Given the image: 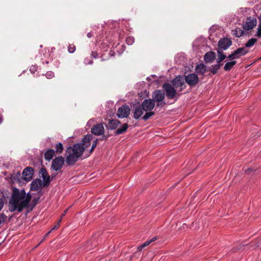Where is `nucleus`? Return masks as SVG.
Here are the masks:
<instances>
[{
    "mask_svg": "<svg viewBox=\"0 0 261 261\" xmlns=\"http://www.w3.org/2000/svg\"><path fill=\"white\" fill-rule=\"evenodd\" d=\"M24 196L23 191L19 192V189L14 188L8 203L9 211L11 212H16L19 213L24 208L28 210L29 206L27 204V201L24 199Z\"/></svg>",
    "mask_w": 261,
    "mask_h": 261,
    "instance_id": "obj_1",
    "label": "nucleus"
},
{
    "mask_svg": "<svg viewBox=\"0 0 261 261\" xmlns=\"http://www.w3.org/2000/svg\"><path fill=\"white\" fill-rule=\"evenodd\" d=\"M84 151V147L78 143L67 148L66 161L68 165H73Z\"/></svg>",
    "mask_w": 261,
    "mask_h": 261,
    "instance_id": "obj_2",
    "label": "nucleus"
},
{
    "mask_svg": "<svg viewBox=\"0 0 261 261\" xmlns=\"http://www.w3.org/2000/svg\"><path fill=\"white\" fill-rule=\"evenodd\" d=\"M152 99L153 102H157L156 107H161L166 105V102L164 101L165 97V92L162 90H156L152 92Z\"/></svg>",
    "mask_w": 261,
    "mask_h": 261,
    "instance_id": "obj_3",
    "label": "nucleus"
},
{
    "mask_svg": "<svg viewBox=\"0 0 261 261\" xmlns=\"http://www.w3.org/2000/svg\"><path fill=\"white\" fill-rule=\"evenodd\" d=\"M163 88L165 95L166 94L168 99H172L176 97L177 91L173 85H171L169 83H164L163 85Z\"/></svg>",
    "mask_w": 261,
    "mask_h": 261,
    "instance_id": "obj_4",
    "label": "nucleus"
},
{
    "mask_svg": "<svg viewBox=\"0 0 261 261\" xmlns=\"http://www.w3.org/2000/svg\"><path fill=\"white\" fill-rule=\"evenodd\" d=\"M232 42L231 39L227 37H223L221 38L218 43V49L217 50H226L228 49L231 45Z\"/></svg>",
    "mask_w": 261,
    "mask_h": 261,
    "instance_id": "obj_5",
    "label": "nucleus"
},
{
    "mask_svg": "<svg viewBox=\"0 0 261 261\" xmlns=\"http://www.w3.org/2000/svg\"><path fill=\"white\" fill-rule=\"evenodd\" d=\"M64 162V158L62 156H59L53 160L51 167L55 171L60 170L62 168Z\"/></svg>",
    "mask_w": 261,
    "mask_h": 261,
    "instance_id": "obj_6",
    "label": "nucleus"
},
{
    "mask_svg": "<svg viewBox=\"0 0 261 261\" xmlns=\"http://www.w3.org/2000/svg\"><path fill=\"white\" fill-rule=\"evenodd\" d=\"M257 24L256 18H252L251 17H247L245 21H243V28L245 30L249 31L253 29Z\"/></svg>",
    "mask_w": 261,
    "mask_h": 261,
    "instance_id": "obj_7",
    "label": "nucleus"
},
{
    "mask_svg": "<svg viewBox=\"0 0 261 261\" xmlns=\"http://www.w3.org/2000/svg\"><path fill=\"white\" fill-rule=\"evenodd\" d=\"M130 112V109L127 105H124L120 107L117 111V115L119 118H127Z\"/></svg>",
    "mask_w": 261,
    "mask_h": 261,
    "instance_id": "obj_8",
    "label": "nucleus"
},
{
    "mask_svg": "<svg viewBox=\"0 0 261 261\" xmlns=\"http://www.w3.org/2000/svg\"><path fill=\"white\" fill-rule=\"evenodd\" d=\"M143 108L140 102H138L133 106V115L135 119H139L143 114Z\"/></svg>",
    "mask_w": 261,
    "mask_h": 261,
    "instance_id": "obj_9",
    "label": "nucleus"
},
{
    "mask_svg": "<svg viewBox=\"0 0 261 261\" xmlns=\"http://www.w3.org/2000/svg\"><path fill=\"white\" fill-rule=\"evenodd\" d=\"M91 132L95 136H101L105 132V128L102 123H97L91 128Z\"/></svg>",
    "mask_w": 261,
    "mask_h": 261,
    "instance_id": "obj_10",
    "label": "nucleus"
},
{
    "mask_svg": "<svg viewBox=\"0 0 261 261\" xmlns=\"http://www.w3.org/2000/svg\"><path fill=\"white\" fill-rule=\"evenodd\" d=\"M141 105L145 112L151 111L155 106V103L150 98L145 99Z\"/></svg>",
    "mask_w": 261,
    "mask_h": 261,
    "instance_id": "obj_11",
    "label": "nucleus"
},
{
    "mask_svg": "<svg viewBox=\"0 0 261 261\" xmlns=\"http://www.w3.org/2000/svg\"><path fill=\"white\" fill-rule=\"evenodd\" d=\"M34 169L32 167H27L22 172V176L24 180L27 181H30L33 177Z\"/></svg>",
    "mask_w": 261,
    "mask_h": 261,
    "instance_id": "obj_12",
    "label": "nucleus"
},
{
    "mask_svg": "<svg viewBox=\"0 0 261 261\" xmlns=\"http://www.w3.org/2000/svg\"><path fill=\"white\" fill-rule=\"evenodd\" d=\"M43 182L40 178H36L33 180L31 184V190L37 191L41 189L43 187Z\"/></svg>",
    "mask_w": 261,
    "mask_h": 261,
    "instance_id": "obj_13",
    "label": "nucleus"
},
{
    "mask_svg": "<svg viewBox=\"0 0 261 261\" xmlns=\"http://www.w3.org/2000/svg\"><path fill=\"white\" fill-rule=\"evenodd\" d=\"M120 124L121 122L120 121L117 119H111L109 120L108 124L106 125V126L108 129L114 130L116 129Z\"/></svg>",
    "mask_w": 261,
    "mask_h": 261,
    "instance_id": "obj_14",
    "label": "nucleus"
},
{
    "mask_svg": "<svg viewBox=\"0 0 261 261\" xmlns=\"http://www.w3.org/2000/svg\"><path fill=\"white\" fill-rule=\"evenodd\" d=\"M216 53L212 51L207 52L204 56V60L206 63H212L216 59Z\"/></svg>",
    "mask_w": 261,
    "mask_h": 261,
    "instance_id": "obj_15",
    "label": "nucleus"
},
{
    "mask_svg": "<svg viewBox=\"0 0 261 261\" xmlns=\"http://www.w3.org/2000/svg\"><path fill=\"white\" fill-rule=\"evenodd\" d=\"M92 139V136L91 135H86L82 140V143H79L81 144L82 146L84 147V150L85 149L90 146V141Z\"/></svg>",
    "mask_w": 261,
    "mask_h": 261,
    "instance_id": "obj_16",
    "label": "nucleus"
},
{
    "mask_svg": "<svg viewBox=\"0 0 261 261\" xmlns=\"http://www.w3.org/2000/svg\"><path fill=\"white\" fill-rule=\"evenodd\" d=\"M237 59L241 57L246 55L249 53L248 49L245 47H239L234 51Z\"/></svg>",
    "mask_w": 261,
    "mask_h": 261,
    "instance_id": "obj_17",
    "label": "nucleus"
},
{
    "mask_svg": "<svg viewBox=\"0 0 261 261\" xmlns=\"http://www.w3.org/2000/svg\"><path fill=\"white\" fill-rule=\"evenodd\" d=\"M207 70V67L203 63L198 64L195 67L196 73L199 75H203Z\"/></svg>",
    "mask_w": 261,
    "mask_h": 261,
    "instance_id": "obj_18",
    "label": "nucleus"
},
{
    "mask_svg": "<svg viewBox=\"0 0 261 261\" xmlns=\"http://www.w3.org/2000/svg\"><path fill=\"white\" fill-rule=\"evenodd\" d=\"M218 58L217 59V64H219L220 66H222L223 63L222 62L226 58V55L221 50H217Z\"/></svg>",
    "mask_w": 261,
    "mask_h": 261,
    "instance_id": "obj_19",
    "label": "nucleus"
},
{
    "mask_svg": "<svg viewBox=\"0 0 261 261\" xmlns=\"http://www.w3.org/2000/svg\"><path fill=\"white\" fill-rule=\"evenodd\" d=\"M185 82H198V77L197 74L190 73L185 76Z\"/></svg>",
    "mask_w": 261,
    "mask_h": 261,
    "instance_id": "obj_20",
    "label": "nucleus"
},
{
    "mask_svg": "<svg viewBox=\"0 0 261 261\" xmlns=\"http://www.w3.org/2000/svg\"><path fill=\"white\" fill-rule=\"evenodd\" d=\"M55 151L53 149L47 150L44 153V159L48 161H49L54 156Z\"/></svg>",
    "mask_w": 261,
    "mask_h": 261,
    "instance_id": "obj_21",
    "label": "nucleus"
},
{
    "mask_svg": "<svg viewBox=\"0 0 261 261\" xmlns=\"http://www.w3.org/2000/svg\"><path fill=\"white\" fill-rule=\"evenodd\" d=\"M128 127L127 123L123 124L120 128H118L115 132V135H119L125 133Z\"/></svg>",
    "mask_w": 261,
    "mask_h": 261,
    "instance_id": "obj_22",
    "label": "nucleus"
},
{
    "mask_svg": "<svg viewBox=\"0 0 261 261\" xmlns=\"http://www.w3.org/2000/svg\"><path fill=\"white\" fill-rule=\"evenodd\" d=\"M236 64V61H231L230 62H227L224 66V71H230L233 68V66L235 65Z\"/></svg>",
    "mask_w": 261,
    "mask_h": 261,
    "instance_id": "obj_23",
    "label": "nucleus"
},
{
    "mask_svg": "<svg viewBox=\"0 0 261 261\" xmlns=\"http://www.w3.org/2000/svg\"><path fill=\"white\" fill-rule=\"evenodd\" d=\"M232 34L237 38H240L245 34L244 31L239 28H236L234 30H232Z\"/></svg>",
    "mask_w": 261,
    "mask_h": 261,
    "instance_id": "obj_24",
    "label": "nucleus"
},
{
    "mask_svg": "<svg viewBox=\"0 0 261 261\" xmlns=\"http://www.w3.org/2000/svg\"><path fill=\"white\" fill-rule=\"evenodd\" d=\"M186 83H172L173 86L176 89L177 92H181L186 87Z\"/></svg>",
    "mask_w": 261,
    "mask_h": 261,
    "instance_id": "obj_25",
    "label": "nucleus"
},
{
    "mask_svg": "<svg viewBox=\"0 0 261 261\" xmlns=\"http://www.w3.org/2000/svg\"><path fill=\"white\" fill-rule=\"evenodd\" d=\"M39 199L40 197H38L37 198H35L33 199L31 204L29 203V206L28 207V210L27 212H30L33 210V209L37 204Z\"/></svg>",
    "mask_w": 261,
    "mask_h": 261,
    "instance_id": "obj_26",
    "label": "nucleus"
},
{
    "mask_svg": "<svg viewBox=\"0 0 261 261\" xmlns=\"http://www.w3.org/2000/svg\"><path fill=\"white\" fill-rule=\"evenodd\" d=\"M221 67V66H220L219 64H217L212 65L210 68L209 71H211L213 74H216L218 71L220 69Z\"/></svg>",
    "mask_w": 261,
    "mask_h": 261,
    "instance_id": "obj_27",
    "label": "nucleus"
},
{
    "mask_svg": "<svg viewBox=\"0 0 261 261\" xmlns=\"http://www.w3.org/2000/svg\"><path fill=\"white\" fill-rule=\"evenodd\" d=\"M22 191H23V193H24V195H25L24 199V200L27 201V204H28V206H29V203L30 202V201H31L32 197V195L29 192L28 193H26V192L24 189H22L21 190H19V192H22Z\"/></svg>",
    "mask_w": 261,
    "mask_h": 261,
    "instance_id": "obj_28",
    "label": "nucleus"
},
{
    "mask_svg": "<svg viewBox=\"0 0 261 261\" xmlns=\"http://www.w3.org/2000/svg\"><path fill=\"white\" fill-rule=\"evenodd\" d=\"M257 40L256 38H252L249 39L245 44V47H250L254 45V44L257 42Z\"/></svg>",
    "mask_w": 261,
    "mask_h": 261,
    "instance_id": "obj_29",
    "label": "nucleus"
},
{
    "mask_svg": "<svg viewBox=\"0 0 261 261\" xmlns=\"http://www.w3.org/2000/svg\"><path fill=\"white\" fill-rule=\"evenodd\" d=\"M55 148H56V151H55V152H56L57 154L61 153L63 151V144L61 143H58L56 144L55 145Z\"/></svg>",
    "mask_w": 261,
    "mask_h": 261,
    "instance_id": "obj_30",
    "label": "nucleus"
},
{
    "mask_svg": "<svg viewBox=\"0 0 261 261\" xmlns=\"http://www.w3.org/2000/svg\"><path fill=\"white\" fill-rule=\"evenodd\" d=\"M155 114L154 112L151 111L146 112L145 114L142 117V119L144 121H146L150 118V117L153 116Z\"/></svg>",
    "mask_w": 261,
    "mask_h": 261,
    "instance_id": "obj_31",
    "label": "nucleus"
},
{
    "mask_svg": "<svg viewBox=\"0 0 261 261\" xmlns=\"http://www.w3.org/2000/svg\"><path fill=\"white\" fill-rule=\"evenodd\" d=\"M43 187H45L48 186L51 181L49 175H47L45 176L44 178H43Z\"/></svg>",
    "mask_w": 261,
    "mask_h": 261,
    "instance_id": "obj_32",
    "label": "nucleus"
},
{
    "mask_svg": "<svg viewBox=\"0 0 261 261\" xmlns=\"http://www.w3.org/2000/svg\"><path fill=\"white\" fill-rule=\"evenodd\" d=\"M7 216L3 213H0V225L4 223L7 220Z\"/></svg>",
    "mask_w": 261,
    "mask_h": 261,
    "instance_id": "obj_33",
    "label": "nucleus"
},
{
    "mask_svg": "<svg viewBox=\"0 0 261 261\" xmlns=\"http://www.w3.org/2000/svg\"><path fill=\"white\" fill-rule=\"evenodd\" d=\"M39 174H41V176L42 178H44L45 176L48 175L47 170L45 168H42L40 170Z\"/></svg>",
    "mask_w": 261,
    "mask_h": 261,
    "instance_id": "obj_34",
    "label": "nucleus"
},
{
    "mask_svg": "<svg viewBox=\"0 0 261 261\" xmlns=\"http://www.w3.org/2000/svg\"><path fill=\"white\" fill-rule=\"evenodd\" d=\"M126 43L127 44L132 45L135 41V38L132 36H129L126 39Z\"/></svg>",
    "mask_w": 261,
    "mask_h": 261,
    "instance_id": "obj_35",
    "label": "nucleus"
},
{
    "mask_svg": "<svg viewBox=\"0 0 261 261\" xmlns=\"http://www.w3.org/2000/svg\"><path fill=\"white\" fill-rule=\"evenodd\" d=\"M254 36L257 37L258 38H261V22L260 21H259V22L258 28L257 29L256 33Z\"/></svg>",
    "mask_w": 261,
    "mask_h": 261,
    "instance_id": "obj_36",
    "label": "nucleus"
},
{
    "mask_svg": "<svg viewBox=\"0 0 261 261\" xmlns=\"http://www.w3.org/2000/svg\"><path fill=\"white\" fill-rule=\"evenodd\" d=\"M75 48H76L74 44H69L68 47V51L69 53L72 54L75 51Z\"/></svg>",
    "mask_w": 261,
    "mask_h": 261,
    "instance_id": "obj_37",
    "label": "nucleus"
},
{
    "mask_svg": "<svg viewBox=\"0 0 261 261\" xmlns=\"http://www.w3.org/2000/svg\"><path fill=\"white\" fill-rule=\"evenodd\" d=\"M227 59H228L229 60L231 61H234L233 60L237 59L236 57V55L235 54L234 52L233 51L231 54L228 55L227 57Z\"/></svg>",
    "mask_w": 261,
    "mask_h": 261,
    "instance_id": "obj_38",
    "label": "nucleus"
},
{
    "mask_svg": "<svg viewBox=\"0 0 261 261\" xmlns=\"http://www.w3.org/2000/svg\"><path fill=\"white\" fill-rule=\"evenodd\" d=\"M97 142H98L97 139H96L93 141L92 145V147L90 149V153H91L93 151V150L95 149V148L96 147V146L97 145Z\"/></svg>",
    "mask_w": 261,
    "mask_h": 261,
    "instance_id": "obj_39",
    "label": "nucleus"
},
{
    "mask_svg": "<svg viewBox=\"0 0 261 261\" xmlns=\"http://www.w3.org/2000/svg\"><path fill=\"white\" fill-rule=\"evenodd\" d=\"M45 76L47 77V79H50L54 76V73L51 71H48L46 73Z\"/></svg>",
    "mask_w": 261,
    "mask_h": 261,
    "instance_id": "obj_40",
    "label": "nucleus"
},
{
    "mask_svg": "<svg viewBox=\"0 0 261 261\" xmlns=\"http://www.w3.org/2000/svg\"><path fill=\"white\" fill-rule=\"evenodd\" d=\"M182 77L181 76H178L176 77L175 78L173 79L172 80H171L170 82H181V80H182Z\"/></svg>",
    "mask_w": 261,
    "mask_h": 261,
    "instance_id": "obj_41",
    "label": "nucleus"
},
{
    "mask_svg": "<svg viewBox=\"0 0 261 261\" xmlns=\"http://www.w3.org/2000/svg\"><path fill=\"white\" fill-rule=\"evenodd\" d=\"M37 67L36 65H32L30 67V70L32 73H35L37 71Z\"/></svg>",
    "mask_w": 261,
    "mask_h": 261,
    "instance_id": "obj_42",
    "label": "nucleus"
},
{
    "mask_svg": "<svg viewBox=\"0 0 261 261\" xmlns=\"http://www.w3.org/2000/svg\"><path fill=\"white\" fill-rule=\"evenodd\" d=\"M4 205V200L0 198V211L2 210Z\"/></svg>",
    "mask_w": 261,
    "mask_h": 261,
    "instance_id": "obj_43",
    "label": "nucleus"
},
{
    "mask_svg": "<svg viewBox=\"0 0 261 261\" xmlns=\"http://www.w3.org/2000/svg\"><path fill=\"white\" fill-rule=\"evenodd\" d=\"M60 223H61V220H59L58 223L56 225H55L54 226V227L51 230H52V231H53L54 229H58L60 225Z\"/></svg>",
    "mask_w": 261,
    "mask_h": 261,
    "instance_id": "obj_44",
    "label": "nucleus"
},
{
    "mask_svg": "<svg viewBox=\"0 0 261 261\" xmlns=\"http://www.w3.org/2000/svg\"><path fill=\"white\" fill-rule=\"evenodd\" d=\"M151 243V241H149V240L147 241L142 244V246L145 247L149 245Z\"/></svg>",
    "mask_w": 261,
    "mask_h": 261,
    "instance_id": "obj_45",
    "label": "nucleus"
},
{
    "mask_svg": "<svg viewBox=\"0 0 261 261\" xmlns=\"http://www.w3.org/2000/svg\"><path fill=\"white\" fill-rule=\"evenodd\" d=\"M254 170L251 168H248L247 170H245V173L246 174H249L251 172L253 171Z\"/></svg>",
    "mask_w": 261,
    "mask_h": 261,
    "instance_id": "obj_46",
    "label": "nucleus"
},
{
    "mask_svg": "<svg viewBox=\"0 0 261 261\" xmlns=\"http://www.w3.org/2000/svg\"><path fill=\"white\" fill-rule=\"evenodd\" d=\"M151 76L152 77V78H154V80L153 82H159V80L157 79V76L154 75V74H152L151 75Z\"/></svg>",
    "mask_w": 261,
    "mask_h": 261,
    "instance_id": "obj_47",
    "label": "nucleus"
},
{
    "mask_svg": "<svg viewBox=\"0 0 261 261\" xmlns=\"http://www.w3.org/2000/svg\"><path fill=\"white\" fill-rule=\"evenodd\" d=\"M102 138L100 139V140H107L108 137H109V135H102Z\"/></svg>",
    "mask_w": 261,
    "mask_h": 261,
    "instance_id": "obj_48",
    "label": "nucleus"
},
{
    "mask_svg": "<svg viewBox=\"0 0 261 261\" xmlns=\"http://www.w3.org/2000/svg\"><path fill=\"white\" fill-rule=\"evenodd\" d=\"M144 247L142 246V244L138 247V251L141 252Z\"/></svg>",
    "mask_w": 261,
    "mask_h": 261,
    "instance_id": "obj_49",
    "label": "nucleus"
},
{
    "mask_svg": "<svg viewBox=\"0 0 261 261\" xmlns=\"http://www.w3.org/2000/svg\"><path fill=\"white\" fill-rule=\"evenodd\" d=\"M91 56L94 58H96L97 56V54L96 53L94 52V51H92V54H91Z\"/></svg>",
    "mask_w": 261,
    "mask_h": 261,
    "instance_id": "obj_50",
    "label": "nucleus"
},
{
    "mask_svg": "<svg viewBox=\"0 0 261 261\" xmlns=\"http://www.w3.org/2000/svg\"><path fill=\"white\" fill-rule=\"evenodd\" d=\"M187 83L191 87H193L195 86V85L197 83Z\"/></svg>",
    "mask_w": 261,
    "mask_h": 261,
    "instance_id": "obj_51",
    "label": "nucleus"
},
{
    "mask_svg": "<svg viewBox=\"0 0 261 261\" xmlns=\"http://www.w3.org/2000/svg\"><path fill=\"white\" fill-rule=\"evenodd\" d=\"M68 209H66L65 210L63 213H62V214L61 215H62V217H63L66 214L67 212L68 211Z\"/></svg>",
    "mask_w": 261,
    "mask_h": 261,
    "instance_id": "obj_52",
    "label": "nucleus"
},
{
    "mask_svg": "<svg viewBox=\"0 0 261 261\" xmlns=\"http://www.w3.org/2000/svg\"><path fill=\"white\" fill-rule=\"evenodd\" d=\"M93 36V34L91 32H89L87 34V37L89 38H91Z\"/></svg>",
    "mask_w": 261,
    "mask_h": 261,
    "instance_id": "obj_53",
    "label": "nucleus"
},
{
    "mask_svg": "<svg viewBox=\"0 0 261 261\" xmlns=\"http://www.w3.org/2000/svg\"><path fill=\"white\" fill-rule=\"evenodd\" d=\"M156 240V238L154 237L152 238L151 239L149 240V241H151V243L155 241Z\"/></svg>",
    "mask_w": 261,
    "mask_h": 261,
    "instance_id": "obj_54",
    "label": "nucleus"
},
{
    "mask_svg": "<svg viewBox=\"0 0 261 261\" xmlns=\"http://www.w3.org/2000/svg\"><path fill=\"white\" fill-rule=\"evenodd\" d=\"M3 118L2 116L0 115V124L2 122Z\"/></svg>",
    "mask_w": 261,
    "mask_h": 261,
    "instance_id": "obj_55",
    "label": "nucleus"
},
{
    "mask_svg": "<svg viewBox=\"0 0 261 261\" xmlns=\"http://www.w3.org/2000/svg\"><path fill=\"white\" fill-rule=\"evenodd\" d=\"M146 80H147L148 82H149V81L150 80V77H149V76H148V77H147L146 78Z\"/></svg>",
    "mask_w": 261,
    "mask_h": 261,
    "instance_id": "obj_56",
    "label": "nucleus"
},
{
    "mask_svg": "<svg viewBox=\"0 0 261 261\" xmlns=\"http://www.w3.org/2000/svg\"><path fill=\"white\" fill-rule=\"evenodd\" d=\"M52 231V230H50L49 231H48L46 234V236H48L50 232L51 231Z\"/></svg>",
    "mask_w": 261,
    "mask_h": 261,
    "instance_id": "obj_57",
    "label": "nucleus"
},
{
    "mask_svg": "<svg viewBox=\"0 0 261 261\" xmlns=\"http://www.w3.org/2000/svg\"><path fill=\"white\" fill-rule=\"evenodd\" d=\"M93 63V61H91V60H89V62L88 63V64H92Z\"/></svg>",
    "mask_w": 261,
    "mask_h": 261,
    "instance_id": "obj_58",
    "label": "nucleus"
},
{
    "mask_svg": "<svg viewBox=\"0 0 261 261\" xmlns=\"http://www.w3.org/2000/svg\"><path fill=\"white\" fill-rule=\"evenodd\" d=\"M258 19H259V21L261 22V14L260 15V16L258 17Z\"/></svg>",
    "mask_w": 261,
    "mask_h": 261,
    "instance_id": "obj_59",
    "label": "nucleus"
},
{
    "mask_svg": "<svg viewBox=\"0 0 261 261\" xmlns=\"http://www.w3.org/2000/svg\"><path fill=\"white\" fill-rule=\"evenodd\" d=\"M62 218H63V217H62V215H61V217H60V220H61V221H62Z\"/></svg>",
    "mask_w": 261,
    "mask_h": 261,
    "instance_id": "obj_60",
    "label": "nucleus"
},
{
    "mask_svg": "<svg viewBox=\"0 0 261 261\" xmlns=\"http://www.w3.org/2000/svg\"><path fill=\"white\" fill-rule=\"evenodd\" d=\"M12 218V216L9 217V219L10 220Z\"/></svg>",
    "mask_w": 261,
    "mask_h": 261,
    "instance_id": "obj_61",
    "label": "nucleus"
},
{
    "mask_svg": "<svg viewBox=\"0 0 261 261\" xmlns=\"http://www.w3.org/2000/svg\"><path fill=\"white\" fill-rule=\"evenodd\" d=\"M164 82H169V81H167V80H166V81L164 80Z\"/></svg>",
    "mask_w": 261,
    "mask_h": 261,
    "instance_id": "obj_62",
    "label": "nucleus"
},
{
    "mask_svg": "<svg viewBox=\"0 0 261 261\" xmlns=\"http://www.w3.org/2000/svg\"><path fill=\"white\" fill-rule=\"evenodd\" d=\"M46 64H48V61H46Z\"/></svg>",
    "mask_w": 261,
    "mask_h": 261,
    "instance_id": "obj_63",
    "label": "nucleus"
}]
</instances>
